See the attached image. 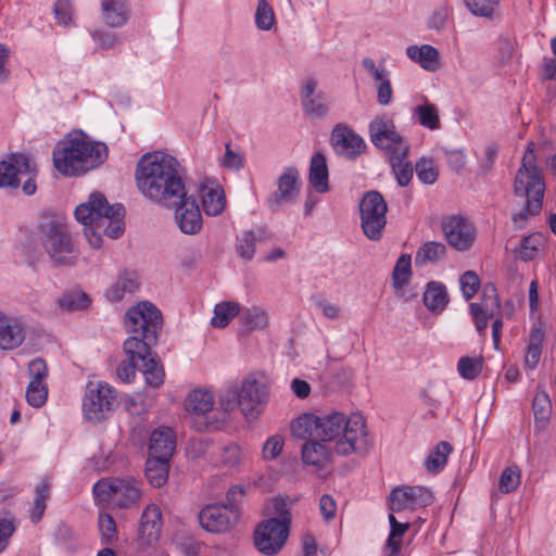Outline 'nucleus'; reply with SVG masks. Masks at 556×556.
Listing matches in <instances>:
<instances>
[{"mask_svg": "<svg viewBox=\"0 0 556 556\" xmlns=\"http://www.w3.org/2000/svg\"><path fill=\"white\" fill-rule=\"evenodd\" d=\"M291 431L299 439L337 440L334 451L342 456L352 453L364 456L372 446L365 418L358 413L348 418L339 412L321 416L303 414L292 422Z\"/></svg>", "mask_w": 556, "mask_h": 556, "instance_id": "nucleus-1", "label": "nucleus"}, {"mask_svg": "<svg viewBox=\"0 0 556 556\" xmlns=\"http://www.w3.org/2000/svg\"><path fill=\"white\" fill-rule=\"evenodd\" d=\"M136 181L146 198L163 206L176 205L187 191L179 162L162 152L147 153L139 160Z\"/></svg>", "mask_w": 556, "mask_h": 556, "instance_id": "nucleus-2", "label": "nucleus"}, {"mask_svg": "<svg viewBox=\"0 0 556 556\" xmlns=\"http://www.w3.org/2000/svg\"><path fill=\"white\" fill-rule=\"evenodd\" d=\"M534 147V142L528 143L514 184L515 194L527 198V202L521 211L513 216V222L519 229L526 227L530 215H536L542 210L545 184L535 163Z\"/></svg>", "mask_w": 556, "mask_h": 556, "instance_id": "nucleus-3", "label": "nucleus"}, {"mask_svg": "<svg viewBox=\"0 0 556 556\" xmlns=\"http://www.w3.org/2000/svg\"><path fill=\"white\" fill-rule=\"evenodd\" d=\"M106 154L108 147L104 143L78 135L53 151V164L65 176H78L101 165Z\"/></svg>", "mask_w": 556, "mask_h": 556, "instance_id": "nucleus-4", "label": "nucleus"}, {"mask_svg": "<svg viewBox=\"0 0 556 556\" xmlns=\"http://www.w3.org/2000/svg\"><path fill=\"white\" fill-rule=\"evenodd\" d=\"M162 314L150 302H140L131 306L126 315L124 325L129 338L124 342V351L129 353H150L152 345L156 344L162 329Z\"/></svg>", "mask_w": 556, "mask_h": 556, "instance_id": "nucleus-5", "label": "nucleus"}, {"mask_svg": "<svg viewBox=\"0 0 556 556\" xmlns=\"http://www.w3.org/2000/svg\"><path fill=\"white\" fill-rule=\"evenodd\" d=\"M268 516L254 531V544L258 552L271 556L285 546L291 523L290 504L283 497L273 498L266 509Z\"/></svg>", "mask_w": 556, "mask_h": 556, "instance_id": "nucleus-6", "label": "nucleus"}, {"mask_svg": "<svg viewBox=\"0 0 556 556\" xmlns=\"http://www.w3.org/2000/svg\"><path fill=\"white\" fill-rule=\"evenodd\" d=\"M141 481L132 476L103 478L93 484L92 492L97 500L108 503L113 508L130 509L141 498Z\"/></svg>", "mask_w": 556, "mask_h": 556, "instance_id": "nucleus-7", "label": "nucleus"}, {"mask_svg": "<svg viewBox=\"0 0 556 556\" xmlns=\"http://www.w3.org/2000/svg\"><path fill=\"white\" fill-rule=\"evenodd\" d=\"M39 241L56 265H71L77 257V251L66 225L60 219L50 218L40 223Z\"/></svg>", "mask_w": 556, "mask_h": 556, "instance_id": "nucleus-8", "label": "nucleus"}, {"mask_svg": "<svg viewBox=\"0 0 556 556\" xmlns=\"http://www.w3.org/2000/svg\"><path fill=\"white\" fill-rule=\"evenodd\" d=\"M388 205L379 191H367L359 202L361 227L364 235L372 241L382 238L386 225Z\"/></svg>", "mask_w": 556, "mask_h": 556, "instance_id": "nucleus-9", "label": "nucleus"}, {"mask_svg": "<svg viewBox=\"0 0 556 556\" xmlns=\"http://www.w3.org/2000/svg\"><path fill=\"white\" fill-rule=\"evenodd\" d=\"M117 405V392L108 382H89L83 402L86 418L101 421Z\"/></svg>", "mask_w": 556, "mask_h": 556, "instance_id": "nucleus-10", "label": "nucleus"}, {"mask_svg": "<svg viewBox=\"0 0 556 556\" xmlns=\"http://www.w3.org/2000/svg\"><path fill=\"white\" fill-rule=\"evenodd\" d=\"M370 140L379 149L386 150L390 156L392 153L408 155L409 144L396 131L391 119L376 118L369 125Z\"/></svg>", "mask_w": 556, "mask_h": 556, "instance_id": "nucleus-11", "label": "nucleus"}, {"mask_svg": "<svg viewBox=\"0 0 556 556\" xmlns=\"http://www.w3.org/2000/svg\"><path fill=\"white\" fill-rule=\"evenodd\" d=\"M433 501L432 492L421 485H402L394 488L388 496L389 509L399 513L426 507Z\"/></svg>", "mask_w": 556, "mask_h": 556, "instance_id": "nucleus-12", "label": "nucleus"}, {"mask_svg": "<svg viewBox=\"0 0 556 556\" xmlns=\"http://www.w3.org/2000/svg\"><path fill=\"white\" fill-rule=\"evenodd\" d=\"M447 243L456 251L469 250L476 239L475 226L465 217L451 216L442 224Z\"/></svg>", "mask_w": 556, "mask_h": 556, "instance_id": "nucleus-13", "label": "nucleus"}, {"mask_svg": "<svg viewBox=\"0 0 556 556\" xmlns=\"http://www.w3.org/2000/svg\"><path fill=\"white\" fill-rule=\"evenodd\" d=\"M239 520V513L223 504L205 506L199 514V522L208 532L229 531Z\"/></svg>", "mask_w": 556, "mask_h": 556, "instance_id": "nucleus-14", "label": "nucleus"}, {"mask_svg": "<svg viewBox=\"0 0 556 556\" xmlns=\"http://www.w3.org/2000/svg\"><path fill=\"white\" fill-rule=\"evenodd\" d=\"M241 410L247 418H256L265 408L268 390L265 383L254 378L243 380L239 390Z\"/></svg>", "mask_w": 556, "mask_h": 556, "instance_id": "nucleus-15", "label": "nucleus"}, {"mask_svg": "<svg viewBox=\"0 0 556 556\" xmlns=\"http://www.w3.org/2000/svg\"><path fill=\"white\" fill-rule=\"evenodd\" d=\"M469 307L478 333L484 337L489 320L500 314L501 303L496 288L493 285H485L481 302L471 303Z\"/></svg>", "mask_w": 556, "mask_h": 556, "instance_id": "nucleus-16", "label": "nucleus"}, {"mask_svg": "<svg viewBox=\"0 0 556 556\" xmlns=\"http://www.w3.org/2000/svg\"><path fill=\"white\" fill-rule=\"evenodd\" d=\"M330 143L337 154L355 160L366 149V142L346 125H336L331 131Z\"/></svg>", "mask_w": 556, "mask_h": 556, "instance_id": "nucleus-17", "label": "nucleus"}, {"mask_svg": "<svg viewBox=\"0 0 556 556\" xmlns=\"http://www.w3.org/2000/svg\"><path fill=\"white\" fill-rule=\"evenodd\" d=\"M34 172V160L26 153H12L0 161V188H17L25 173Z\"/></svg>", "mask_w": 556, "mask_h": 556, "instance_id": "nucleus-18", "label": "nucleus"}, {"mask_svg": "<svg viewBox=\"0 0 556 556\" xmlns=\"http://www.w3.org/2000/svg\"><path fill=\"white\" fill-rule=\"evenodd\" d=\"M300 193V174L298 168L290 166L285 168L278 177L277 190L268 198V206L277 211L283 204L292 203Z\"/></svg>", "mask_w": 556, "mask_h": 556, "instance_id": "nucleus-19", "label": "nucleus"}, {"mask_svg": "<svg viewBox=\"0 0 556 556\" xmlns=\"http://www.w3.org/2000/svg\"><path fill=\"white\" fill-rule=\"evenodd\" d=\"M167 207L175 208L176 223L184 233L194 235L201 230L202 216L193 195H188L186 191L180 202Z\"/></svg>", "mask_w": 556, "mask_h": 556, "instance_id": "nucleus-20", "label": "nucleus"}, {"mask_svg": "<svg viewBox=\"0 0 556 556\" xmlns=\"http://www.w3.org/2000/svg\"><path fill=\"white\" fill-rule=\"evenodd\" d=\"M318 83L308 77L303 80L301 89V103L305 114L309 117L321 118L328 113L327 98L323 91H318Z\"/></svg>", "mask_w": 556, "mask_h": 556, "instance_id": "nucleus-21", "label": "nucleus"}, {"mask_svg": "<svg viewBox=\"0 0 556 556\" xmlns=\"http://www.w3.org/2000/svg\"><path fill=\"white\" fill-rule=\"evenodd\" d=\"M162 513L157 505H148L140 519L139 542L144 546H153L160 539L162 530Z\"/></svg>", "mask_w": 556, "mask_h": 556, "instance_id": "nucleus-22", "label": "nucleus"}, {"mask_svg": "<svg viewBox=\"0 0 556 556\" xmlns=\"http://www.w3.org/2000/svg\"><path fill=\"white\" fill-rule=\"evenodd\" d=\"M26 327L24 323L13 316L0 312V349L14 350L25 340Z\"/></svg>", "mask_w": 556, "mask_h": 556, "instance_id": "nucleus-23", "label": "nucleus"}, {"mask_svg": "<svg viewBox=\"0 0 556 556\" xmlns=\"http://www.w3.org/2000/svg\"><path fill=\"white\" fill-rule=\"evenodd\" d=\"M306 442L301 448L302 460L313 466L316 471H323L331 463V451L318 439H304Z\"/></svg>", "mask_w": 556, "mask_h": 556, "instance_id": "nucleus-24", "label": "nucleus"}, {"mask_svg": "<svg viewBox=\"0 0 556 556\" xmlns=\"http://www.w3.org/2000/svg\"><path fill=\"white\" fill-rule=\"evenodd\" d=\"M176 448V434L169 427H159L150 435L149 455L170 459Z\"/></svg>", "mask_w": 556, "mask_h": 556, "instance_id": "nucleus-25", "label": "nucleus"}, {"mask_svg": "<svg viewBox=\"0 0 556 556\" xmlns=\"http://www.w3.org/2000/svg\"><path fill=\"white\" fill-rule=\"evenodd\" d=\"M125 207L121 203L109 205L103 214L98 217L96 225L111 239L119 238L125 230L124 225Z\"/></svg>", "mask_w": 556, "mask_h": 556, "instance_id": "nucleus-26", "label": "nucleus"}, {"mask_svg": "<svg viewBox=\"0 0 556 556\" xmlns=\"http://www.w3.org/2000/svg\"><path fill=\"white\" fill-rule=\"evenodd\" d=\"M270 238L271 236L265 227H256L251 230L242 231L241 235L237 237V253L241 258L251 261L255 255L256 245L267 242Z\"/></svg>", "mask_w": 556, "mask_h": 556, "instance_id": "nucleus-27", "label": "nucleus"}, {"mask_svg": "<svg viewBox=\"0 0 556 556\" xmlns=\"http://www.w3.org/2000/svg\"><path fill=\"white\" fill-rule=\"evenodd\" d=\"M109 205L106 198L102 193L93 192L90 194L88 202L81 203L75 208V217L85 227L96 225L98 217L109 208Z\"/></svg>", "mask_w": 556, "mask_h": 556, "instance_id": "nucleus-28", "label": "nucleus"}, {"mask_svg": "<svg viewBox=\"0 0 556 556\" xmlns=\"http://www.w3.org/2000/svg\"><path fill=\"white\" fill-rule=\"evenodd\" d=\"M406 55L428 72H435L441 67L440 52L431 45L408 46L406 48Z\"/></svg>", "mask_w": 556, "mask_h": 556, "instance_id": "nucleus-29", "label": "nucleus"}, {"mask_svg": "<svg viewBox=\"0 0 556 556\" xmlns=\"http://www.w3.org/2000/svg\"><path fill=\"white\" fill-rule=\"evenodd\" d=\"M102 18L111 28H121L129 20L130 9L127 0H102Z\"/></svg>", "mask_w": 556, "mask_h": 556, "instance_id": "nucleus-30", "label": "nucleus"}, {"mask_svg": "<svg viewBox=\"0 0 556 556\" xmlns=\"http://www.w3.org/2000/svg\"><path fill=\"white\" fill-rule=\"evenodd\" d=\"M214 404L213 393L202 389L191 391L185 402L186 410L194 418H204L213 409Z\"/></svg>", "mask_w": 556, "mask_h": 556, "instance_id": "nucleus-31", "label": "nucleus"}, {"mask_svg": "<svg viewBox=\"0 0 556 556\" xmlns=\"http://www.w3.org/2000/svg\"><path fill=\"white\" fill-rule=\"evenodd\" d=\"M139 288L138 275L134 270L122 271L116 281L106 290L111 302H118L127 294H132Z\"/></svg>", "mask_w": 556, "mask_h": 556, "instance_id": "nucleus-32", "label": "nucleus"}, {"mask_svg": "<svg viewBox=\"0 0 556 556\" xmlns=\"http://www.w3.org/2000/svg\"><path fill=\"white\" fill-rule=\"evenodd\" d=\"M328 177L329 173L325 155L320 152L313 154L309 162V184L317 192L325 193L329 190Z\"/></svg>", "mask_w": 556, "mask_h": 556, "instance_id": "nucleus-33", "label": "nucleus"}, {"mask_svg": "<svg viewBox=\"0 0 556 556\" xmlns=\"http://www.w3.org/2000/svg\"><path fill=\"white\" fill-rule=\"evenodd\" d=\"M422 301L430 312L441 313L450 301L446 287L440 281H429L426 286Z\"/></svg>", "mask_w": 556, "mask_h": 556, "instance_id": "nucleus-34", "label": "nucleus"}, {"mask_svg": "<svg viewBox=\"0 0 556 556\" xmlns=\"http://www.w3.org/2000/svg\"><path fill=\"white\" fill-rule=\"evenodd\" d=\"M390 533L384 545V556H399L402 547V538L409 529V522L399 521L394 514H389Z\"/></svg>", "mask_w": 556, "mask_h": 556, "instance_id": "nucleus-35", "label": "nucleus"}, {"mask_svg": "<svg viewBox=\"0 0 556 556\" xmlns=\"http://www.w3.org/2000/svg\"><path fill=\"white\" fill-rule=\"evenodd\" d=\"M169 460L163 457L150 456L146 463V478L154 488H161L168 479Z\"/></svg>", "mask_w": 556, "mask_h": 556, "instance_id": "nucleus-36", "label": "nucleus"}, {"mask_svg": "<svg viewBox=\"0 0 556 556\" xmlns=\"http://www.w3.org/2000/svg\"><path fill=\"white\" fill-rule=\"evenodd\" d=\"M139 370L143 374L146 383L152 388H159L163 384L165 374L160 359L150 355H144L141 359Z\"/></svg>", "mask_w": 556, "mask_h": 556, "instance_id": "nucleus-37", "label": "nucleus"}, {"mask_svg": "<svg viewBox=\"0 0 556 556\" xmlns=\"http://www.w3.org/2000/svg\"><path fill=\"white\" fill-rule=\"evenodd\" d=\"M446 247L442 242L428 241L419 247L415 255V264L422 267L429 263H438L445 257Z\"/></svg>", "mask_w": 556, "mask_h": 556, "instance_id": "nucleus-38", "label": "nucleus"}, {"mask_svg": "<svg viewBox=\"0 0 556 556\" xmlns=\"http://www.w3.org/2000/svg\"><path fill=\"white\" fill-rule=\"evenodd\" d=\"M452 450L453 447L448 442H439L425 459L426 470L430 473H438L443 470Z\"/></svg>", "mask_w": 556, "mask_h": 556, "instance_id": "nucleus-39", "label": "nucleus"}, {"mask_svg": "<svg viewBox=\"0 0 556 556\" xmlns=\"http://www.w3.org/2000/svg\"><path fill=\"white\" fill-rule=\"evenodd\" d=\"M202 206L210 216L219 215L226 205L224 191L219 188H203L201 191Z\"/></svg>", "mask_w": 556, "mask_h": 556, "instance_id": "nucleus-40", "label": "nucleus"}, {"mask_svg": "<svg viewBox=\"0 0 556 556\" xmlns=\"http://www.w3.org/2000/svg\"><path fill=\"white\" fill-rule=\"evenodd\" d=\"M241 312L237 302H220L214 307V316L211 319L213 327L225 328Z\"/></svg>", "mask_w": 556, "mask_h": 556, "instance_id": "nucleus-41", "label": "nucleus"}, {"mask_svg": "<svg viewBox=\"0 0 556 556\" xmlns=\"http://www.w3.org/2000/svg\"><path fill=\"white\" fill-rule=\"evenodd\" d=\"M406 159L407 155H400L399 153H392L389 156L390 165L401 187H406L410 182L414 173L412 163Z\"/></svg>", "mask_w": 556, "mask_h": 556, "instance_id": "nucleus-42", "label": "nucleus"}, {"mask_svg": "<svg viewBox=\"0 0 556 556\" xmlns=\"http://www.w3.org/2000/svg\"><path fill=\"white\" fill-rule=\"evenodd\" d=\"M240 314V320L248 330H262L268 326V314L260 306L245 308Z\"/></svg>", "mask_w": 556, "mask_h": 556, "instance_id": "nucleus-43", "label": "nucleus"}, {"mask_svg": "<svg viewBox=\"0 0 556 556\" xmlns=\"http://www.w3.org/2000/svg\"><path fill=\"white\" fill-rule=\"evenodd\" d=\"M414 117L417 118L419 125L430 130H435L440 128L441 122L437 108L429 103L425 102L416 106L413 111Z\"/></svg>", "mask_w": 556, "mask_h": 556, "instance_id": "nucleus-44", "label": "nucleus"}, {"mask_svg": "<svg viewBox=\"0 0 556 556\" xmlns=\"http://www.w3.org/2000/svg\"><path fill=\"white\" fill-rule=\"evenodd\" d=\"M49 497L50 488L48 482L43 481L37 485L33 505L29 509V517L34 523H38L42 519Z\"/></svg>", "mask_w": 556, "mask_h": 556, "instance_id": "nucleus-45", "label": "nucleus"}, {"mask_svg": "<svg viewBox=\"0 0 556 556\" xmlns=\"http://www.w3.org/2000/svg\"><path fill=\"white\" fill-rule=\"evenodd\" d=\"M125 353L128 358L117 366L116 374L122 381L130 382L135 379L136 370H139L141 359H143L144 355H150V353H140V355L129 352Z\"/></svg>", "mask_w": 556, "mask_h": 556, "instance_id": "nucleus-46", "label": "nucleus"}, {"mask_svg": "<svg viewBox=\"0 0 556 556\" xmlns=\"http://www.w3.org/2000/svg\"><path fill=\"white\" fill-rule=\"evenodd\" d=\"M412 274V257L402 254L394 266L392 281L395 289H402L409 280Z\"/></svg>", "mask_w": 556, "mask_h": 556, "instance_id": "nucleus-47", "label": "nucleus"}, {"mask_svg": "<svg viewBox=\"0 0 556 556\" xmlns=\"http://www.w3.org/2000/svg\"><path fill=\"white\" fill-rule=\"evenodd\" d=\"M483 368V358L479 357H469L463 356L458 359L457 370L462 378L466 380L476 379L482 371Z\"/></svg>", "mask_w": 556, "mask_h": 556, "instance_id": "nucleus-48", "label": "nucleus"}, {"mask_svg": "<svg viewBox=\"0 0 556 556\" xmlns=\"http://www.w3.org/2000/svg\"><path fill=\"white\" fill-rule=\"evenodd\" d=\"M418 179L425 185H433L439 176V169L433 159L420 157L415 165Z\"/></svg>", "mask_w": 556, "mask_h": 556, "instance_id": "nucleus-49", "label": "nucleus"}, {"mask_svg": "<svg viewBox=\"0 0 556 556\" xmlns=\"http://www.w3.org/2000/svg\"><path fill=\"white\" fill-rule=\"evenodd\" d=\"M98 527L101 533V542L103 544L110 546L117 541L116 522L110 514L102 513L99 515Z\"/></svg>", "mask_w": 556, "mask_h": 556, "instance_id": "nucleus-50", "label": "nucleus"}, {"mask_svg": "<svg viewBox=\"0 0 556 556\" xmlns=\"http://www.w3.org/2000/svg\"><path fill=\"white\" fill-rule=\"evenodd\" d=\"M276 24L275 12L268 2H257L255 25L261 30H270Z\"/></svg>", "mask_w": 556, "mask_h": 556, "instance_id": "nucleus-51", "label": "nucleus"}, {"mask_svg": "<svg viewBox=\"0 0 556 556\" xmlns=\"http://www.w3.org/2000/svg\"><path fill=\"white\" fill-rule=\"evenodd\" d=\"M90 303L89 296L84 292L64 293L59 300V304L66 311H79L86 308Z\"/></svg>", "mask_w": 556, "mask_h": 556, "instance_id": "nucleus-52", "label": "nucleus"}, {"mask_svg": "<svg viewBox=\"0 0 556 556\" xmlns=\"http://www.w3.org/2000/svg\"><path fill=\"white\" fill-rule=\"evenodd\" d=\"M543 334L540 331L530 336L525 364L529 369H534L541 358V344Z\"/></svg>", "mask_w": 556, "mask_h": 556, "instance_id": "nucleus-53", "label": "nucleus"}, {"mask_svg": "<svg viewBox=\"0 0 556 556\" xmlns=\"http://www.w3.org/2000/svg\"><path fill=\"white\" fill-rule=\"evenodd\" d=\"M48 397V388L46 383L29 381L26 388V400L33 407H41Z\"/></svg>", "mask_w": 556, "mask_h": 556, "instance_id": "nucleus-54", "label": "nucleus"}, {"mask_svg": "<svg viewBox=\"0 0 556 556\" xmlns=\"http://www.w3.org/2000/svg\"><path fill=\"white\" fill-rule=\"evenodd\" d=\"M542 243L540 233H532L522 238L520 242L519 257L526 262L535 257Z\"/></svg>", "mask_w": 556, "mask_h": 556, "instance_id": "nucleus-55", "label": "nucleus"}, {"mask_svg": "<svg viewBox=\"0 0 556 556\" xmlns=\"http://www.w3.org/2000/svg\"><path fill=\"white\" fill-rule=\"evenodd\" d=\"M520 484V471L517 467H507L503 470L498 488L502 493H510Z\"/></svg>", "mask_w": 556, "mask_h": 556, "instance_id": "nucleus-56", "label": "nucleus"}, {"mask_svg": "<svg viewBox=\"0 0 556 556\" xmlns=\"http://www.w3.org/2000/svg\"><path fill=\"white\" fill-rule=\"evenodd\" d=\"M244 454L238 444L231 443L220 448V462L224 466L232 468L240 464Z\"/></svg>", "mask_w": 556, "mask_h": 556, "instance_id": "nucleus-57", "label": "nucleus"}, {"mask_svg": "<svg viewBox=\"0 0 556 556\" xmlns=\"http://www.w3.org/2000/svg\"><path fill=\"white\" fill-rule=\"evenodd\" d=\"M464 2L473 15L488 17L492 15L500 0H464Z\"/></svg>", "mask_w": 556, "mask_h": 556, "instance_id": "nucleus-58", "label": "nucleus"}, {"mask_svg": "<svg viewBox=\"0 0 556 556\" xmlns=\"http://www.w3.org/2000/svg\"><path fill=\"white\" fill-rule=\"evenodd\" d=\"M460 289L466 300H470L477 293L480 279L472 270L465 271L459 278Z\"/></svg>", "mask_w": 556, "mask_h": 556, "instance_id": "nucleus-59", "label": "nucleus"}, {"mask_svg": "<svg viewBox=\"0 0 556 556\" xmlns=\"http://www.w3.org/2000/svg\"><path fill=\"white\" fill-rule=\"evenodd\" d=\"M91 37L104 50L113 49L122 42V38L118 35L102 29L92 31Z\"/></svg>", "mask_w": 556, "mask_h": 556, "instance_id": "nucleus-60", "label": "nucleus"}, {"mask_svg": "<svg viewBox=\"0 0 556 556\" xmlns=\"http://www.w3.org/2000/svg\"><path fill=\"white\" fill-rule=\"evenodd\" d=\"M282 447H283L282 437H280L278 434L269 437L263 445V451H262L263 457L266 460L275 459L280 455Z\"/></svg>", "mask_w": 556, "mask_h": 556, "instance_id": "nucleus-61", "label": "nucleus"}, {"mask_svg": "<svg viewBox=\"0 0 556 556\" xmlns=\"http://www.w3.org/2000/svg\"><path fill=\"white\" fill-rule=\"evenodd\" d=\"M28 374L30 377V381H36L38 383H45V379L48 376V367L46 362L38 357L29 362L28 364Z\"/></svg>", "mask_w": 556, "mask_h": 556, "instance_id": "nucleus-62", "label": "nucleus"}, {"mask_svg": "<svg viewBox=\"0 0 556 556\" xmlns=\"http://www.w3.org/2000/svg\"><path fill=\"white\" fill-rule=\"evenodd\" d=\"M240 393L236 389L226 390L219 397V405L223 410L231 412L237 406L241 408Z\"/></svg>", "mask_w": 556, "mask_h": 556, "instance_id": "nucleus-63", "label": "nucleus"}, {"mask_svg": "<svg viewBox=\"0 0 556 556\" xmlns=\"http://www.w3.org/2000/svg\"><path fill=\"white\" fill-rule=\"evenodd\" d=\"M244 495H245V490L243 486L233 485L232 488H230L228 490L227 496H226L227 503L224 505L226 507L231 508V510L236 509L240 514L241 513L240 505L243 502Z\"/></svg>", "mask_w": 556, "mask_h": 556, "instance_id": "nucleus-64", "label": "nucleus"}]
</instances>
